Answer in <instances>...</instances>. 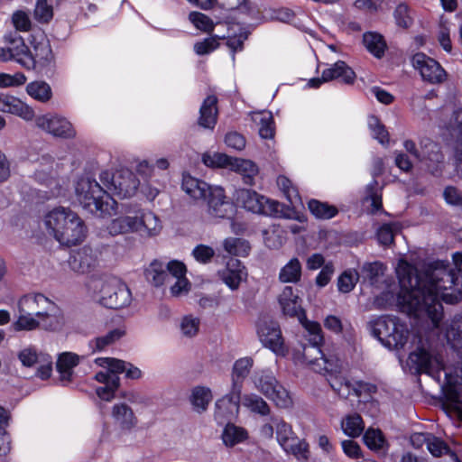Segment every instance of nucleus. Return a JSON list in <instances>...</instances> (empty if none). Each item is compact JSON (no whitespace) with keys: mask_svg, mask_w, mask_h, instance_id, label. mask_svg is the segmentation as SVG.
Returning <instances> with one entry per match:
<instances>
[{"mask_svg":"<svg viewBox=\"0 0 462 462\" xmlns=\"http://www.w3.org/2000/svg\"><path fill=\"white\" fill-rule=\"evenodd\" d=\"M81 356L72 352H63L57 358L56 367L64 383L72 380L73 369L79 364Z\"/></svg>","mask_w":462,"mask_h":462,"instance_id":"obj_30","label":"nucleus"},{"mask_svg":"<svg viewBox=\"0 0 462 462\" xmlns=\"http://www.w3.org/2000/svg\"><path fill=\"white\" fill-rule=\"evenodd\" d=\"M50 307L53 308V301L42 293L24 295L17 302L18 312L31 313L39 319Z\"/></svg>","mask_w":462,"mask_h":462,"instance_id":"obj_23","label":"nucleus"},{"mask_svg":"<svg viewBox=\"0 0 462 462\" xmlns=\"http://www.w3.org/2000/svg\"><path fill=\"white\" fill-rule=\"evenodd\" d=\"M308 208L311 214L319 219H330L338 213L335 206L317 199H310L308 203Z\"/></svg>","mask_w":462,"mask_h":462,"instance_id":"obj_44","label":"nucleus"},{"mask_svg":"<svg viewBox=\"0 0 462 462\" xmlns=\"http://www.w3.org/2000/svg\"><path fill=\"white\" fill-rule=\"evenodd\" d=\"M232 158L223 152H208L203 153L202 162L209 168L229 169Z\"/></svg>","mask_w":462,"mask_h":462,"instance_id":"obj_51","label":"nucleus"},{"mask_svg":"<svg viewBox=\"0 0 462 462\" xmlns=\"http://www.w3.org/2000/svg\"><path fill=\"white\" fill-rule=\"evenodd\" d=\"M213 185L197 179L190 174L182 175L181 189L194 200L204 199Z\"/></svg>","mask_w":462,"mask_h":462,"instance_id":"obj_28","label":"nucleus"},{"mask_svg":"<svg viewBox=\"0 0 462 462\" xmlns=\"http://www.w3.org/2000/svg\"><path fill=\"white\" fill-rule=\"evenodd\" d=\"M367 124L373 138L376 139L382 145L387 146L390 143V135L379 118L370 116Z\"/></svg>","mask_w":462,"mask_h":462,"instance_id":"obj_49","label":"nucleus"},{"mask_svg":"<svg viewBox=\"0 0 462 462\" xmlns=\"http://www.w3.org/2000/svg\"><path fill=\"white\" fill-rule=\"evenodd\" d=\"M207 201V213L212 218H232L236 214L234 201H230L223 187L213 185L204 199Z\"/></svg>","mask_w":462,"mask_h":462,"instance_id":"obj_15","label":"nucleus"},{"mask_svg":"<svg viewBox=\"0 0 462 462\" xmlns=\"http://www.w3.org/2000/svg\"><path fill=\"white\" fill-rule=\"evenodd\" d=\"M254 387L266 398L280 408H289L292 404V398L289 391L282 385L273 372L263 370L253 377Z\"/></svg>","mask_w":462,"mask_h":462,"instance_id":"obj_10","label":"nucleus"},{"mask_svg":"<svg viewBox=\"0 0 462 462\" xmlns=\"http://www.w3.org/2000/svg\"><path fill=\"white\" fill-rule=\"evenodd\" d=\"M68 263L69 268L77 273L90 272L97 263V253L90 246L85 245L71 251Z\"/></svg>","mask_w":462,"mask_h":462,"instance_id":"obj_22","label":"nucleus"},{"mask_svg":"<svg viewBox=\"0 0 462 462\" xmlns=\"http://www.w3.org/2000/svg\"><path fill=\"white\" fill-rule=\"evenodd\" d=\"M276 428V439L280 446L283 448L287 447L290 442L295 441L297 438L288 423L282 420H273Z\"/></svg>","mask_w":462,"mask_h":462,"instance_id":"obj_52","label":"nucleus"},{"mask_svg":"<svg viewBox=\"0 0 462 462\" xmlns=\"http://www.w3.org/2000/svg\"><path fill=\"white\" fill-rule=\"evenodd\" d=\"M235 206L254 214L276 216L280 204L250 189H237L233 194Z\"/></svg>","mask_w":462,"mask_h":462,"instance_id":"obj_11","label":"nucleus"},{"mask_svg":"<svg viewBox=\"0 0 462 462\" xmlns=\"http://www.w3.org/2000/svg\"><path fill=\"white\" fill-rule=\"evenodd\" d=\"M114 420L122 428L130 430L137 423V419L131 407L125 403H116L112 408Z\"/></svg>","mask_w":462,"mask_h":462,"instance_id":"obj_34","label":"nucleus"},{"mask_svg":"<svg viewBox=\"0 0 462 462\" xmlns=\"http://www.w3.org/2000/svg\"><path fill=\"white\" fill-rule=\"evenodd\" d=\"M277 185L292 207L301 204L298 189L293 185L292 181L286 176L281 175L277 178Z\"/></svg>","mask_w":462,"mask_h":462,"instance_id":"obj_43","label":"nucleus"},{"mask_svg":"<svg viewBox=\"0 0 462 462\" xmlns=\"http://www.w3.org/2000/svg\"><path fill=\"white\" fill-rule=\"evenodd\" d=\"M106 229L113 236L135 233L143 237H154L161 233L162 224L153 212L138 208L113 218Z\"/></svg>","mask_w":462,"mask_h":462,"instance_id":"obj_5","label":"nucleus"},{"mask_svg":"<svg viewBox=\"0 0 462 462\" xmlns=\"http://www.w3.org/2000/svg\"><path fill=\"white\" fill-rule=\"evenodd\" d=\"M253 365L254 361L251 357H242L235 362L231 374L232 385L230 393L222 397V400L219 402L218 405H223L229 402V411L231 412L236 411V402L240 399L243 382L248 375Z\"/></svg>","mask_w":462,"mask_h":462,"instance_id":"obj_14","label":"nucleus"},{"mask_svg":"<svg viewBox=\"0 0 462 462\" xmlns=\"http://www.w3.org/2000/svg\"><path fill=\"white\" fill-rule=\"evenodd\" d=\"M299 321L309 333L310 346L303 347L302 355L294 353L292 358L296 364L306 363L310 365V360H319L320 354H324L319 347L323 341L322 329L318 322L309 320L305 314L300 316Z\"/></svg>","mask_w":462,"mask_h":462,"instance_id":"obj_13","label":"nucleus"},{"mask_svg":"<svg viewBox=\"0 0 462 462\" xmlns=\"http://www.w3.org/2000/svg\"><path fill=\"white\" fill-rule=\"evenodd\" d=\"M147 280L155 286L167 284L170 275L167 273L166 265L160 261H153L146 269Z\"/></svg>","mask_w":462,"mask_h":462,"instance_id":"obj_39","label":"nucleus"},{"mask_svg":"<svg viewBox=\"0 0 462 462\" xmlns=\"http://www.w3.org/2000/svg\"><path fill=\"white\" fill-rule=\"evenodd\" d=\"M10 51L13 54L12 60L25 69H33L32 51L25 45L23 40L17 36L10 42Z\"/></svg>","mask_w":462,"mask_h":462,"instance_id":"obj_31","label":"nucleus"},{"mask_svg":"<svg viewBox=\"0 0 462 462\" xmlns=\"http://www.w3.org/2000/svg\"><path fill=\"white\" fill-rule=\"evenodd\" d=\"M41 319V327L48 331H59L64 326V316L58 307V305L53 301V308L50 307V310H46V313L40 318Z\"/></svg>","mask_w":462,"mask_h":462,"instance_id":"obj_35","label":"nucleus"},{"mask_svg":"<svg viewBox=\"0 0 462 462\" xmlns=\"http://www.w3.org/2000/svg\"><path fill=\"white\" fill-rule=\"evenodd\" d=\"M411 64L424 81L430 84H439L446 80L447 73L441 65L422 52H418L412 56Z\"/></svg>","mask_w":462,"mask_h":462,"instance_id":"obj_16","label":"nucleus"},{"mask_svg":"<svg viewBox=\"0 0 462 462\" xmlns=\"http://www.w3.org/2000/svg\"><path fill=\"white\" fill-rule=\"evenodd\" d=\"M34 118L38 128L53 136L67 139L76 135L72 124L64 116L49 113Z\"/></svg>","mask_w":462,"mask_h":462,"instance_id":"obj_17","label":"nucleus"},{"mask_svg":"<svg viewBox=\"0 0 462 462\" xmlns=\"http://www.w3.org/2000/svg\"><path fill=\"white\" fill-rule=\"evenodd\" d=\"M310 367L316 373L328 376L331 388L342 398L350 395L356 397L370 393L375 390L374 385L362 382H351L341 375L343 361L335 354H320V358L310 360Z\"/></svg>","mask_w":462,"mask_h":462,"instance_id":"obj_4","label":"nucleus"},{"mask_svg":"<svg viewBox=\"0 0 462 462\" xmlns=\"http://www.w3.org/2000/svg\"><path fill=\"white\" fill-rule=\"evenodd\" d=\"M359 280V273L355 269L345 271L337 280V287L340 292L348 293L356 286Z\"/></svg>","mask_w":462,"mask_h":462,"instance_id":"obj_55","label":"nucleus"},{"mask_svg":"<svg viewBox=\"0 0 462 462\" xmlns=\"http://www.w3.org/2000/svg\"><path fill=\"white\" fill-rule=\"evenodd\" d=\"M396 274L400 284L397 305L408 316L419 319L421 327L439 328L443 317L440 300L453 304L462 300V276L449 269L448 261H434L420 274L400 260Z\"/></svg>","mask_w":462,"mask_h":462,"instance_id":"obj_1","label":"nucleus"},{"mask_svg":"<svg viewBox=\"0 0 462 462\" xmlns=\"http://www.w3.org/2000/svg\"><path fill=\"white\" fill-rule=\"evenodd\" d=\"M338 79L345 84H353L356 79V73L345 61L335 62L331 67L322 71L321 78H314L309 80L310 88H319L324 82Z\"/></svg>","mask_w":462,"mask_h":462,"instance_id":"obj_19","label":"nucleus"},{"mask_svg":"<svg viewBox=\"0 0 462 462\" xmlns=\"http://www.w3.org/2000/svg\"><path fill=\"white\" fill-rule=\"evenodd\" d=\"M18 358L23 366L36 365V376L40 379L46 380L51 377L53 361L49 354L38 352L34 347L28 346L19 352Z\"/></svg>","mask_w":462,"mask_h":462,"instance_id":"obj_18","label":"nucleus"},{"mask_svg":"<svg viewBox=\"0 0 462 462\" xmlns=\"http://www.w3.org/2000/svg\"><path fill=\"white\" fill-rule=\"evenodd\" d=\"M41 327V319L27 312H19L16 320L12 324L14 331H32Z\"/></svg>","mask_w":462,"mask_h":462,"instance_id":"obj_45","label":"nucleus"},{"mask_svg":"<svg viewBox=\"0 0 462 462\" xmlns=\"http://www.w3.org/2000/svg\"><path fill=\"white\" fill-rule=\"evenodd\" d=\"M190 23L199 30L211 32L214 29L213 21L206 14L199 12H191L189 15Z\"/></svg>","mask_w":462,"mask_h":462,"instance_id":"obj_60","label":"nucleus"},{"mask_svg":"<svg viewBox=\"0 0 462 462\" xmlns=\"http://www.w3.org/2000/svg\"><path fill=\"white\" fill-rule=\"evenodd\" d=\"M192 255L195 260L201 263H209L215 255V250L207 245H198L192 250Z\"/></svg>","mask_w":462,"mask_h":462,"instance_id":"obj_63","label":"nucleus"},{"mask_svg":"<svg viewBox=\"0 0 462 462\" xmlns=\"http://www.w3.org/2000/svg\"><path fill=\"white\" fill-rule=\"evenodd\" d=\"M427 449L433 457H440L442 455L450 457V453H453L441 439L432 434L430 437Z\"/></svg>","mask_w":462,"mask_h":462,"instance_id":"obj_59","label":"nucleus"},{"mask_svg":"<svg viewBox=\"0 0 462 462\" xmlns=\"http://www.w3.org/2000/svg\"><path fill=\"white\" fill-rule=\"evenodd\" d=\"M39 226L47 236L65 247L81 244L88 234L84 220L69 207L58 206L45 211Z\"/></svg>","mask_w":462,"mask_h":462,"instance_id":"obj_3","label":"nucleus"},{"mask_svg":"<svg viewBox=\"0 0 462 462\" xmlns=\"http://www.w3.org/2000/svg\"><path fill=\"white\" fill-rule=\"evenodd\" d=\"M221 281L232 291L237 290L247 277V272L241 261L231 258L226 267L218 273Z\"/></svg>","mask_w":462,"mask_h":462,"instance_id":"obj_24","label":"nucleus"},{"mask_svg":"<svg viewBox=\"0 0 462 462\" xmlns=\"http://www.w3.org/2000/svg\"><path fill=\"white\" fill-rule=\"evenodd\" d=\"M449 34L450 24L447 20L441 18L438 31V41L443 50H445L447 52H450L452 50Z\"/></svg>","mask_w":462,"mask_h":462,"instance_id":"obj_61","label":"nucleus"},{"mask_svg":"<svg viewBox=\"0 0 462 462\" xmlns=\"http://www.w3.org/2000/svg\"><path fill=\"white\" fill-rule=\"evenodd\" d=\"M223 247L225 251L236 256H246L250 252L249 244L241 238L228 237L223 241Z\"/></svg>","mask_w":462,"mask_h":462,"instance_id":"obj_48","label":"nucleus"},{"mask_svg":"<svg viewBox=\"0 0 462 462\" xmlns=\"http://www.w3.org/2000/svg\"><path fill=\"white\" fill-rule=\"evenodd\" d=\"M302 267L297 257L291 258L279 273V281L282 283H297L301 278Z\"/></svg>","mask_w":462,"mask_h":462,"instance_id":"obj_36","label":"nucleus"},{"mask_svg":"<svg viewBox=\"0 0 462 462\" xmlns=\"http://www.w3.org/2000/svg\"><path fill=\"white\" fill-rule=\"evenodd\" d=\"M374 335L389 349H401L411 337L408 326L393 316H383L373 326Z\"/></svg>","mask_w":462,"mask_h":462,"instance_id":"obj_8","label":"nucleus"},{"mask_svg":"<svg viewBox=\"0 0 462 462\" xmlns=\"http://www.w3.org/2000/svg\"><path fill=\"white\" fill-rule=\"evenodd\" d=\"M26 93L34 100L46 103L52 97L51 86L44 81H32L26 86Z\"/></svg>","mask_w":462,"mask_h":462,"instance_id":"obj_40","label":"nucleus"},{"mask_svg":"<svg viewBox=\"0 0 462 462\" xmlns=\"http://www.w3.org/2000/svg\"><path fill=\"white\" fill-rule=\"evenodd\" d=\"M448 129L452 135L462 137V108H457L454 111L449 120Z\"/></svg>","mask_w":462,"mask_h":462,"instance_id":"obj_64","label":"nucleus"},{"mask_svg":"<svg viewBox=\"0 0 462 462\" xmlns=\"http://www.w3.org/2000/svg\"><path fill=\"white\" fill-rule=\"evenodd\" d=\"M94 362L97 366L107 369L117 376L125 372L126 377L130 379H139L142 377V371L138 367L117 358L97 357Z\"/></svg>","mask_w":462,"mask_h":462,"instance_id":"obj_26","label":"nucleus"},{"mask_svg":"<svg viewBox=\"0 0 462 462\" xmlns=\"http://www.w3.org/2000/svg\"><path fill=\"white\" fill-rule=\"evenodd\" d=\"M51 49L49 42L42 39L32 46V58L33 60V68L37 63L44 64L51 59Z\"/></svg>","mask_w":462,"mask_h":462,"instance_id":"obj_53","label":"nucleus"},{"mask_svg":"<svg viewBox=\"0 0 462 462\" xmlns=\"http://www.w3.org/2000/svg\"><path fill=\"white\" fill-rule=\"evenodd\" d=\"M217 99L215 96H208L200 107L199 125L204 128L213 129L217 118Z\"/></svg>","mask_w":462,"mask_h":462,"instance_id":"obj_33","label":"nucleus"},{"mask_svg":"<svg viewBox=\"0 0 462 462\" xmlns=\"http://www.w3.org/2000/svg\"><path fill=\"white\" fill-rule=\"evenodd\" d=\"M106 371H100L95 374V380L102 386L96 388V393L97 397L106 402H110L114 399L116 392L119 388L120 380L119 377L114 373H111L107 369Z\"/></svg>","mask_w":462,"mask_h":462,"instance_id":"obj_27","label":"nucleus"},{"mask_svg":"<svg viewBox=\"0 0 462 462\" xmlns=\"http://www.w3.org/2000/svg\"><path fill=\"white\" fill-rule=\"evenodd\" d=\"M54 162L51 158H43L34 172L35 179L40 182H55L52 179Z\"/></svg>","mask_w":462,"mask_h":462,"instance_id":"obj_57","label":"nucleus"},{"mask_svg":"<svg viewBox=\"0 0 462 462\" xmlns=\"http://www.w3.org/2000/svg\"><path fill=\"white\" fill-rule=\"evenodd\" d=\"M78 202L90 212L111 214L116 206V200L90 173L80 175L74 184Z\"/></svg>","mask_w":462,"mask_h":462,"instance_id":"obj_6","label":"nucleus"},{"mask_svg":"<svg viewBox=\"0 0 462 462\" xmlns=\"http://www.w3.org/2000/svg\"><path fill=\"white\" fill-rule=\"evenodd\" d=\"M433 331L425 337L418 336V345L408 357L407 365L416 374H425L440 385L442 408L447 416L457 425L462 423V368H446L440 347L442 341H431Z\"/></svg>","mask_w":462,"mask_h":462,"instance_id":"obj_2","label":"nucleus"},{"mask_svg":"<svg viewBox=\"0 0 462 462\" xmlns=\"http://www.w3.org/2000/svg\"><path fill=\"white\" fill-rule=\"evenodd\" d=\"M278 302L284 315L297 317L304 315L299 291L291 286H286L278 297Z\"/></svg>","mask_w":462,"mask_h":462,"instance_id":"obj_25","label":"nucleus"},{"mask_svg":"<svg viewBox=\"0 0 462 462\" xmlns=\"http://www.w3.org/2000/svg\"><path fill=\"white\" fill-rule=\"evenodd\" d=\"M393 17L397 26L401 28H408L413 22L411 10L405 3H401L396 6Z\"/></svg>","mask_w":462,"mask_h":462,"instance_id":"obj_56","label":"nucleus"},{"mask_svg":"<svg viewBox=\"0 0 462 462\" xmlns=\"http://www.w3.org/2000/svg\"><path fill=\"white\" fill-rule=\"evenodd\" d=\"M341 428L346 436L350 438H356L363 432L365 424L361 416L354 413L348 414L343 418L341 421Z\"/></svg>","mask_w":462,"mask_h":462,"instance_id":"obj_41","label":"nucleus"},{"mask_svg":"<svg viewBox=\"0 0 462 462\" xmlns=\"http://www.w3.org/2000/svg\"><path fill=\"white\" fill-rule=\"evenodd\" d=\"M421 168L432 175H439L444 167V157L438 143L424 140L421 142V154L418 160Z\"/></svg>","mask_w":462,"mask_h":462,"instance_id":"obj_20","label":"nucleus"},{"mask_svg":"<svg viewBox=\"0 0 462 462\" xmlns=\"http://www.w3.org/2000/svg\"><path fill=\"white\" fill-rule=\"evenodd\" d=\"M212 398L213 395L210 388L199 385L192 389L189 400L193 408L197 411L201 412L207 410Z\"/></svg>","mask_w":462,"mask_h":462,"instance_id":"obj_37","label":"nucleus"},{"mask_svg":"<svg viewBox=\"0 0 462 462\" xmlns=\"http://www.w3.org/2000/svg\"><path fill=\"white\" fill-rule=\"evenodd\" d=\"M27 81L26 76L22 72H16L14 74L0 73V88H17L25 84Z\"/></svg>","mask_w":462,"mask_h":462,"instance_id":"obj_58","label":"nucleus"},{"mask_svg":"<svg viewBox=\"0 0 462 462\" xmlns=\"http://www.w3.org/2000/svg\"><path fill=\"white\" fill-rule=\"evenodd\" d=\"M170 292L173 297L186 295L190 290V283L186 277L169 280Z\"/></svg>","mask_w":462,"mask_h":462,"instance_id":"obj_62","label":"nucleus"},{"mask_svg":"<svg viewBox=\"0 0 462 462\" xmlns=\"http://www.w3.org/2000/svg\"><path fill=\"white\" fill-rule=\"evenodd\" d=\"M240 401L243 406L253 412L259 413L261 415H266L269 413L270 409L267 402L256 394H245L243 397L240 396Z\"/></svg>","mask_w":462,"mask_h":462,"instance_id":"obj_46","label":"nucleus"},{"mask_svg":"<svg viewBox=\"0 0 462 462\" xmlns=\"http://www.w3.org/2000/svg\"><path fill=\"white\" fill-rule=\"evenodd\" d=\"M200 319L193 315H186L182 317L179 323V329L183 337L192 338L196 337L199 331Z\"/></svg>","mask_w":462,"mask_h":462,"instance_id":"obj_50","label":"nucleus"},{"mask_svg":"<svg viewBox=\"0 0 462 462\" xmlns=\"http://www.w3.org/2000/svg\"><path fill=\"white\" fill-rule=\"evenodd\" d=\"M99 180L111 197L116 196L119 199L133 197L140 185L137 177L128 169H118L115 171H102Z\"/></svg>","mask_w":462,"mask_h":462,"instance_id":"obj_9","label":"nucleus"},{"mask_svg":"<svg viewBox=\"0 0 462 462\" xmlns=\"http://www.w3.org/2000/svg\"><path fill=\"white\" fill-rule=\"evenodd\" d=\"M257 336L263 346L269 348L277 356L284 357L289 349L284 344V339L279 324L270 319H262L257 324Z\"/></svg>","mask_w":462,"mask_h":462,"instance_id":"obj_12","label":"nucleus"},{"mask_svg":"<svg viewBox=\"0 0 462 462\" xmlns=\"http://www.w3.org/2000/svg\"><path fill=\"white\" fill-rule=\"evenodd\" d=\"M239 174L245 184L254 185L259 173L258 166L251 160L233 157L229 169Z\"/></svg>","mask_w":462,"mask_h":462,"instance_id":"obj_29","label":"nucleus"},{"mask_svg":"<svg viewBox=\"0 0 462 462\" xmlns=\"http://www.w3.org/2000/svg\"><path fill=\"white\" fill-rule=\"evenodd\" d=\"M252 118L259 125V134L262 138L270 139L274 135L273 115L269 111L254 113Z\"/></svg>","mask_w":462,"mask_h":462,"instance_id":"obj_38","label":"nucleus"},{"mask_svg":"<svg viewBox=\"0 0 462 462\" xmlns=\"http://www.w3.org/2000/svg\"><path fill=\"white\" fill-rule=\"evenodd\" d=\"M363 440L365 446L374 451H383L387 448V441L378 429L368 428L363 436Z\"/></svg>","mask_w":462,"mask_h":462,"instance_id":"obj_42","label":"nucleus"},{"mask_svg":"<svg viewBox=\"0 0 462 462\" xmlns=\"http://www.w3.org/2000/svg\"><path fill=\"white\" fill-rule=\"evenodd\" d=\"M286 453L292 454L300 462H307L310 457L309 444L302 439H295L282 448Z\"/></svg>","mask_w":462,"mask_h":462,"instance_id":"obj_54","label":"nucleus"},{"mask_svg":"<svg viewBox=\"0 0 462 462\" xmlns=\"http://www.w3.org/2000/svg\"><path fill=\"white\" fill-rule=\"evenodd\" d=\"M363 42L367 51L374 56L380 58L383 54L386 44L382 35L375 32H365Z\"/></svg>","mask_w":462,"mask_h":462,"instance_id":"obj_47","label":"nucleus"},{"mask_svg":"<svg viewBox=\"0 0 462 462\" xmlns=\"http://www.w3.org/2000/svg\"><path fill=\"white\" fill-rule=\"evenodd\" d=\"M88 292L100 305L115 310L130 306L133 300L126 284L116 277L92 280L88 284Z\"/></svg>","mask_w":462,"mask_h":462,"instance_id":"obj_7","label":"nucleus"},{"mask_svg":"<svg viewBox=\"0 0 462 462\" xmlns=\"http://www.w3.org/2000/svg\"><path fill=\"white\" fill-rule=\"evenodd\" d=\"M248 431L234 423H226L221 433V439L226 448H233L247 440Z\"/></svg>","mask_w":462,"mask_h":462,"instance_id":"obj_32","label":"nucleus"},{"mask_svg":"<svg viewBox=\"0 0 462 462\" xmlns=\"http://www.w3.org/2000/svg\"><path fill=\"white\" fill-rule=\"evenodd\" d=\"M0 111L11 114L24 121H32L35 117L33 108L21 98L6 93H0Z\"/></svg>","mask_w":462,"mask_h":462,"instance_id":"obj_21","label":"nucleus"}]
</instances>
